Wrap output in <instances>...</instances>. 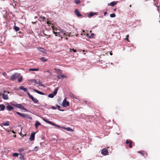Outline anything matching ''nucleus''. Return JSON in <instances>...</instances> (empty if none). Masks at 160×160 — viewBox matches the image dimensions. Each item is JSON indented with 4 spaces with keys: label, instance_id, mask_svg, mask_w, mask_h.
Instances as JSON below:
<instances>
[{
    "label": "nucleus",
    "instance_id": "nucleus-1",
    "mask_svg": "<svg viewBox=\"0 0 160 160\" xmlns=\"http://www.w3.org/2000/svg\"><path fill=\"white\" fill-rule=\"evenodd\" d=\"M30 98L35 103H37L38 102V100L36 98H34L28 92H27Z\"/></svg>",
    "mask_w": 160,
    "mask_h": 160
},
{
    "label": "nucleus",
    "instance_id": "nucleus-2",
    "mask_svg": "<svg viewBox=\"0 0 160 160\" xmlns=\"http://www.w3.org/2000/svg\"><path fill=\"white\" fill-rule=\"evenodd\" d=\"M20 74L17 73H15L12 74L10 78V79L12 81H13L14 79L19 77Z\"/></svg>",
    "mask_w": 160,
    "mask_h": 160
},
{
    "label": "nucleus",
    "instance_id": "nucleus-3",
    "mask_svg": "<svg viewBox=\"0 0 160 160\" xmlns=\"http://www.w3.org/2000/svg\"><path fill=\"white\" fill-rule=\"evenodd\" d=\"M13 105L16 107L21 109L23 110H27V109L21 104H16Z\"/></svg>",
    "mask_w": 160,
    "mask_h": 160
},
{
    "label": "nucleus",
    "instance_id": "nucleus-4",
    "mask_svg": "<svg viewBox=\"0 0 160 160\" xmlns=\"http://www.w3.org/2000/svg\"><path fill=\"white\" fill-rule=\"evenodd\" d=\"M69 103L67 101L66 98H65L62 102V105L64 107H66L69 106Z\"/></svg>",
    "mask_w": 160,
    "mask_h": 160
},
{
    "label": "nucleus",
    "instance_id": "nucleus-5",
    "mask_svg": "<svg viewBox=\"0 0 160 160\" xmlns=\"http://www.w3.org/2000/svg\"><path fill=\"white\" fill-rule=\"evenodd\" d=\"M108 151L105 148H104L102 150L101 153L104 156L108 155Z\"/></svg>",
    "mask_w": 160,
    "mask_h": 160
},
{
    "label": "nucleus",
    "instance_id": "nucleus-6",
    "mask_svg": "<svg viewBox=\"0 0 160 160\" xmlns=\"http://www.w3.org/2000/svg\"><path fill=\"white\" fill-rule=\"evenodd\" d=\"M16 113L20 116L23 118H28L29 116L28 115L26 114L20 113L18 112H17Z\"/></svg>",
    "mask_w": 160,
    "mask_h": 160
},
{
    "label": "nucleus",
    "instance_id": "nucleus-7",
    "mask_svg": "<svg viewBox=\"0 0 160 160\" xmlns=\"http://www.w3.org/2000/svg\"><path fill=\"white\" fill-rule=\"evenodd\" d=\"M60 32H58V35H56V36H59V37H61V38H62V36L65 35V33L62 30H59Z\"/></svg>",
    "mask_w": 160,
    "mask_h": 160
},
{
    "label": "nucleus",
    "instance_id": "nucleus-8",
    "mask_svg": "<svg viewBox=\"0 0 160 160\" xmlns=\"http://www.w3.org/2000/svg\"><path fill=\"white\" fill-rule=\"evenodd\" d=\"M35 133L33 132L32 133L29 138V140L31 141H33L34 140Z\"/></svg>",
    "mask_w": 160,
    "mask_h": 160
},
{
    "label": "nucleus",
    "instance_id": "nucleus-9",
    "mask_svg": "<svg viewBox=\"0 0 160 160\" xmlns=\"http://www.w3.org/2000/svg\"><path fill=\"white\" fill-rule=\"evenodd\" d=\"M74 12L76 15L77 16V17H80L82 16L81 14L79 12L78 9H75Z\"/></svg>",
    "mask_w": 160,
    "mask_h": 160
},
{
    "label": "nucleus",
    "instance_id": "nucleus-10",
    "mask_svg": "<svg viewBox=\"0 0 160 160\" xmlns=\"http://www.w3.org/2000/svg\"><path fill=\"white\" fill-rule=\"evenodd\" d=\"M63 128L67 131H69V132H72L73 131V130L72 128H70L69 127H67V128L63 127V128Z\"/></svg>",
    "mask_w": 160,
    "mask_h": 160
},
{
    "label": "nucleus",
    "instance_id": "nucleus-11",
    "mask_svg": "<svg viewBox=\"0 0 160 160\" xmlns=\"http://www.w3.org/2000/svg\"><path fill=\"white\" fill-rule=\"evenodd\" d=\"M5 106L3 104L0 105V111H3L5 109Z\"/></svg>",
    "mask_w": 160,
    "mask_h": 160
},
{
    "label": "nucleus",
    "instance_id": "nucleus-12",
    "mask_svg": "<svg viewBox=\"0 0 160 160\" xmlns=\"http://www.w3.org/2000/svg\"><path fill=\"white\" fill-rule=\"evenodd\" d=\"M41 125L40 123L38 121H36L35 124L36 128H37L38 127Z\"/></svg>",
    "mask_w": 160,
    "mask_h": 160
},
{
    "label": "nucleus",
    "instance_id": "nucleus-13",
    "mask_svg": "<svg viewBox=\"0 0 160 160\" xmlns=\"http://www.w3.org/2000/svg\"><path fill=\"white\" fill-rule=\"evenodd\" d=\"M33 90L35 92H36L37 93H38L40 95H44V94L42 92H40L39 91H38L37 90H36L35 89H33Z\"/></svg>",
    "mask_w": 160,
    "mask_h": 160
},
{
    "label": "nucleus",
    "instance_id": "nucleus-14",
    "mask_svg": "<svg viewBox=\"0 0 160 160\" xmlns=\"http://www.w3.org/2000/svg\"><path fill=\"white\" fill-rule=\"evenodd\" d=\"M117 2H112L111 3L108 4V5L109 6H111L112 7L114 6L116 4Z\"/></svg>",
    "mask_w": 160,
    "mask_h": 160
},
{
    "label": "nucleus",
    "instance_id": "nucleus-15",
    "mask_svg": "<svg viewBox=\"0 0 160 160\" xmlns=\"http://www.w3.org/2000/svg\"><path fill=\"white\" fill-rule=\"evenodd\" d=\"M2 97L3 98L4 100H7L8 98V95L5 94H3L2 95Z\"/></svg>",
    "mask_w": 160,
    "mask_h": 160
},
{
    "label": "nucleus",
    "instance_id": "nucleus-16",
    "mask_svg": "<svg viewBox=\"0 0 160 160\" xmlns=\"http://www.w3.org/2000/svg\"><path fill=\"white\" fill-rule=\"evenodd\" d=\"M96 12H91L89 13V14L88 16V17H92L94 15L97 14Z\"/></svg>",
    "mask_w": 160,
    "mask_h": 160
},
{
    "label": "nucleus",
    "instance_id": "nucleus-17",
    "mask_svg": "<svg viewBox=\"0 0 160 160\" xmlns=\"http://www.w3.org/2000/svg\"><path fill=\"white\" fill-rule=\"evenodd\" d=\"M20 89L23 90L24 92H26L27 91V89L25 88H24L23 86H21L19 87Z\"/></svg>",
    "mask_w": 160,
    "mask_h": 160
},
{
    "label": "nucleus",
    "instance_id": "nucleus-18",
    "mask_svg": "<svg viewBox=\"0 0 160 160\" xmlns=\"http://www.w3.org/2000/svg\"><path fill=\"white\" fill-rule=\"evenodd\" d=\"M6 107L7 109L9 111H11L13 109V108L9 105L7 106Z\"/></svg>",
    "mask_w": 160,
    "mask_h": 160
},
{
    "label": "nucleus",
    "instance_id": "nucleus-19",
    "mask_svg": "<svg viewBox=\"0 0 160 160\" xmlns=\"http://www.w3.org/2000/svg\"><path fill=\"white\" fill-rule=\"evenodd\" d=\"M66 77L65 76L63 75H58L57 76V78H58V79H61L62 78H65Z\"/></svg>",
    "mask_w": 160,
    "mask_h": 160
},
{
    "label": "nucleus",
    "instance_id": "nucleus-20",
    "mask_svg": "<svg viewBox=\"0 0 160 160\" xmlns=\"http://www.w3.org/2000/svg\"><path fill=\"white\" fill-rule=\"evenodd\" d=\"M20 157L19 158L21 160H24V155L22 153H20Z\"/></svg>",
    "mask_w": 160,
    "mask_h": 160
},
{
    "label": "nucleus",
    "instance_id": "nucleus-21",
    "mask_svg": "<svg viewBox=\"0 0 160 160\" xmlns=\"http://www.w3.org/2000/svg\"><path fill=\"white\" fill-rule=\"evenodd\" d=\"M58 88H57L56 89H55L54 90V91L52 93L55 96L56 95V94L57 93V92L58 90Z\"/></svg>",
    "mask_w": 160,
    "mask_h": 160
},
{
    "label": "nucleus",
    "instance_id": "nucleus-22",
    "mask_svg": "<svg viewBox=\"0 0 160 160\" xmlns=\"http://www.w3.org/2000/svg\"><path fill=\"white\" fill-rule=\"evenodd\" d=\"M40 59L43 62H45L47 61V59L44 57H42Z\"/></svg>",
    "mask_w": 160,
    "mask_h": 160
},
{
    "label": "nucleus",
    "instance_id": "nucleus-23",
    "mask_svg": "<svg viewBox=\"0 0 160 160\" xmlns=\"http://www.w3.org/2000/svg\"><path fill=\"white\" fill-rule=\"evenodd\" d=\"M38 50H39V51H40L41 52H44L45 49L43 48L39 47V48H38Z\"/></svg>",
    "mask_w": 160,
    "mask_h": 160
},
{
    "label": "nucleus",
    "instance_id": "nucleus-24",
    "mask_svg": "<svg viewBox=\"0 0 160 160\" xmlns=\"http://www.w3.org/2000/svg\"><path fill=\"white\" fill-rule=\"evenodd\" d=\"M13 28L16 31H18L20 29L18 27L15 26H14Z\"/></svg>",
    "mask_w": 160,
    "mask_h": 160
},
{
    "label": "nucleus",
    "instance_id": "nucleus-25",
    "mask_svg": "<svg viewBox=\"0 0 160 160\" xmlns=\"http://www.w3.org/2000/svg\"><path fill=\"white\" fill-rule=\"evenodd\" d=\"M12 155L13 157H18L19 155V154L17 153H14L12 154Z\"/></svg>",
    "mask_w": 160,
    "mask_h": 160
},
{
    "label": "nucleus",
    "instance_id": "nucleus-26",
    "mask_svg": "<svg viewBox=\"0 0 160 160\" xmlns=\"http://www.w3.org/2000/svg\"><path fill=\"white\" fill-rule=\"evenodd\" d=\"M54 95L52 93L48 95V97L50 98H53L54 96Z\"/></svg>",
    "mask_w": 160,
    "mask_h": 160
},
{
    "label": "nucleus",
    "instance_id": "nucleus-27",
    "mask_svg": "<svg viewBox=\"0 0 160 160\" xmlns=\"http://www.w3.org/2000/svg\"><path fill=\"white\" fill-rule=\"evenodd\" d=\"M32 81L34 82L35 84H38V81H37L35 79H32Z\"/></svg>",
    "mask_w": 160,
    "mask_h": 160
},
{
    "label": "nucleus",
    "instance_id": "nucleus-28",
    "mask_svg": "<svg viewBox=\"0 0 160 160\" xmlns=\"http://www.w3.org/2000/svg\"><path fill=\"white\" fill-rule=\"evenodd\" d=\"M29 70V71H37L39 70V69H38V68L30 69Z\"/></svg>",
    "mask_w": 160,
    "mask_h": 160
},
{
    "label": "nucleus",
    "instance_id": "nucleus-29",
    "mask_svg": "<svg viewBox=\"0 0 160 160\" xmlns=\"http://www.w3.org/2000/svg\"><path fill=\"white\" fill-rule=\"evenodd\" d=\"M56 107L57 108H58V109L59 110H60V111H64L63 110H61V109H60V106L59 105H56Z\"/></svg>",
    "mask_w": 160,
    "mask_h": 160
},
{
    "label": "nucleus",
    "instance_id": "nucleus-30",
    "mask_svg": "<svg viewBox=\"0 0 160 160\" xmlns=\"http://www.w3.org/2000/svg\"><path fill=\"white\" fill-rule=\"evenodd\" d=\"M116 16V15L114 13H112L110 14V17L111 18H114Z\"/></svg>",
    "mask_w": 160,
    "mask_h": 160
},
{
    "label": "nucleus",
    "instance_id": "nucleus-31",
    "mask_svg": "<svg viewBox=\"0 0 160 160\" xmlns=\"http://www.w3.org/2000/svg\"><path fill=\"white\" fill-rule=\"evenodd\" d=\"M75 2L77 4H78L80 2V1L79 0H74Z\"/></svg>",
    "mask_w": 160,
    "mask_h": 160
},
{
    "label": "nucleus",
    "instance_id": "nucleus-32",
    "mask_svg": "<svg viewBox=\"0 0 160 160\" xmlns=\"http://www.w3.org/2000/svg\"><path fill=\"white\" fill-rule=\"evenodd\" d=\"M3 125L5 126H8L9 125V124L8 122H6L3 123Z\"/></svg>",
    "mask_w": 160,
    "mask_h": 160
},
{
    "label": "nucleus",
    "instance_id": "nucleus-33",
    "mask_svg": "<svg viewBox=\"0 0 160 160\" xmlns=\"http://www.w3.org/2000/svg\"><path fill=\"white\" fill-rule=\"evenodd\" d=\"M22 77H20V78H19L18 79V82H21L22 81Z\"/></svg>",
    "mask_w": 160,
    "mask_h": 160
},
{
    "label": "nucleus",
    "instance_id": "nucleus-34",
    "mask_svg": "<svg viewBox=\"0 0 160 160\" xmlns=\"http://www.w3.org/2000/svg\"><path fill=\"white\" fill-rule=\"evenodd\" d=\"M38 83L39 84V85L41 86L44 87V85H43L41 82H40V81L38 80Z\"/></svg>",
    "mask_w": 160,
    "mask_h": 160
},
{
    "label": "nucleus",
    "instance_id": "nucleus-35",
    "mask_svg": "<svg viewBox=\"0 0 160 160\" xmlns=\"http://www.w3.org/2000/svg\"><path fill=\"white\" fill-rule=\"evenodd\" d=\"M128 37H129V35H127L126 36V38H125V39L127 41L129 42H130V41L129 40Z\"/></svg>",
    "mask_w": 160,
    "mask_h": 160
},
{
    "label": "nucleus",
    "instance_id": "nucleus-36",
    "mask_svg": "<svg viewBox=\"0 0 160 160\" xmlns=\"http://www.w3.org/2000/svg\"><path fill=\"white\" fill-rule=\"evenodd\" d=\"M38 150V148L37 146L35 147L34 149V150L36 151H37Z\"/></svg>",
    "mask_w": 160,
    "mask_h": 160
},
{
    "label": "nucleus",
    "instance_id": "nucleus-37",
    "mask_svg": "<svg viewBox=\"0 0 160 160\" xmlns=\"http://www.w3.org/2000/svg\"><path fill=\"white\" fill-rule=\"evenodd\" d=\"M40 18L42 19L43 21H44L45 20V18L42 16H41L40 17Z\"/></svg>",
    "mask_w": 160,
    "mask_h": 160
},
{
    "label": "nucleus",
    "instance_id": "nucleus-38",
    "mask_svg": "<svg viewBox=\"0 0 160 160\" xmlns=\"http://www.w3.org/2000/svg\"><path fill=\"white\" fill-rule=\"evenodd\" d=\"M24 150V149L22 148H20L18 150V151L19 152H22Z\"/></svg>",
    "mask_w": 160,
    "mask_h": 160
},
{
    "label": "nucleus",
    "instance_id": "nucleus-39",
    "mask_svg": "<svg viewBox=\"0 0 160 160\" xmlns=\"http://www.w3.org/2000/svg\"><path fill=\"white\" fill-rule=\"evenodd\" d=\"M72 51H73V52H76V50L75 49H74L73 48L72 49H70V52H72Z\"/></svg>",
    "mask_w": 160,
    "mask_h": 160
},
{
    "label": "nucleus",
    "instance_id": "nucleus-40",
    "mask_svg": "<svg viewBox=\"0 0 160 160\" xmlns=\"http://www.w3.org/2000/svg\"><path fill=\"white\" fill-rule=\"evenodd\" d=\"M94 35V34L93 33H92L90 36H89L88 37L89 38H92Z\"/></svg>",
    "mask_w": 160,
    "mask_h": 160
},
{
    "label": "nucleus",
    "instance_id": "nucleus-41",
    "mask_svg": "<svg viewBox=\"0 0 160 160\" xmlns=\"http://www.w3.org/2000/svg\"><path fill=\"white\" fill-rule=\"evenodd\" d=\"M129 147L130 148H131L132 147V142H130L129 143Z\"/></svg>",
    "mask_w": 160,
    "mask_h": 160
},
{
    "label": "nucleus",
    "instance_id": "nucleus-42",
    "mask_svg": "<svg viewBox=\"0 0 160 160\" xmlns=\"http://www.w3.org/2000/svg\"><path fill=\"white\" fill-rule=\"evenodd\" d=\"M143 156L144 157H145L146 156H147V153H144V152L143 153V154H142Z\"/></svg>",
    "mask_w": 160,
    "mask_h": 160
},
{
    "label": "nucleus",
    "instance_id": "nucleus-43",
    "mask_svg": "<svg viewBox=\"0 0 160 160\" xmlns=\"http://www.w3.org/2000/svg\"><path fill=\"white\" fill-rule=\"evenodd\" d=\"M2 74L4 76H5L7 75L6 73L5 72H3Z\"/></svg>",
    "mask_w": 160,
    "mask_h": 160
},
{
    "label": "nucleus",
    "instance_id": "nucleus-44",
    "mask_svg": "<svg viewBox=\"0 0 160 160\" xmlns=\"http://www.w3.org/2000/svg\"><path fill=\"white\" fill-rule=\"evenodd\" d=\"M53 32L54 34H55V35H58V32H55L54 31H53Z\"/></svg>",
    "mask_w": 160,
    "mask_h": 160
},
{
    "label": "nucleus",
    "instance_id": "nucleus-45",
    "mask_svg": "<svg viewBox=\"0 0 160 160\" xmlns=\"http://www.w3.org/2000/svg\"><path fill=\"white\" fill-rule=\"evenodd\" d=\"M43 120L44 121H45V122H47H47H48V120H47V119H44V118H43Z\"/></svg>",
    "mask_w": 160,
    "mask_h": 160
},
{
    "label": "nucleus",
    "instance_id": "nucleus-46",
    "mask_svg": "<svg viewBox=\"0 0 160 160\" xmlns=\"http://www.w3.org/2000/svg\"><path fill=\"white\" fill-rule=\"evenodd\" d=\"M43 120L44 121H45V122H47H47H48V120H47V119H44V118H43Z\"/></svg>",
    "mask_w": 160,
    "mask_h": 160
},
{
    "label": "nucleus",
    "instance_id": "nucleus-47",
    "mask_svg": "<svg viewBox=\"0 0 160 160\" xmlns=\"http://www.w3.org/2000/svg\"><path fill=\"white\" fill-rule=\"evenodd\" d=\"M130 142H131V141H129L128 140H127L126 141V143L127 144H129Z\"/></svg>",
    "mask_w": 160,
    "mask_h": 160
},
{
    "label": "nucleus",
    "instance_id": "nucleus-48",
    "mask_svg": "<svg viewBox=\"0 0 160 160\" xmlns=\"http://www.w3.org/2000/svg\"><path fill=\"white\" fill-rule=\"evenodd\" d=\"M52 122H51L50 121H48V122L47 123H48V124H49L51 125L52 123Z\"/></svg>",
    "mask_w": 160,
    "mask_h": 160
},
{
    "label": "nucleus",
    "instance_id": "nucleus-49",
    "mask_svg": "<svg viewBox=\"0 0 160 160\" xmlns=\"http://www.w3.org/2000/svg\"><path fill=\"white\" fill-rule=\"evenodd\" d=\"M138 152L142 154H143V153L144 152L143 151H140Z\"/></svg>",
    "mask_w": 160,
    "mask_h": 160
},
{
    "label": "nucleus",
    "instance_id": "nucleus-50",
    "mask_svg": "<svg viewBox=\"0 0 160 160\" xmlns=\"http://www.w3.org/2000/svg\"><path fill=\"white\" fill-rule=\"evenodd\" d=\"M52 108L53 109L55 110V109H56V108L55 107H54V106H52Z\"/></svg>",
    "mask_w": 160,
    "mask_h": 160
},
{
    "label": "nucleus",
    "instance_id": "nucleus-51",
    "mask_svg": "<svg viewBox=\"0 0 160 160\" xmlns=\"http://www.w3.org/2000/svg\"><path fill=\"white\" fill-rule=\"evenodd\" d=\"M107 12H104V16H105L106 14H107Z\"/></svg>",
    "mask_w": 160,
    "mask_h": 160
},
{
    "label": "nucleus",
    "instance_id": "nucleus-52",
    "mask_svg": "<svg viewBox=\"0 0 160 160\" xmlns=\"http://www.w3.org/2000/svg\"><path fill=\"white\" fill-rule=\"evenodd\" d=\"M56 126L58 127V128H60V126H59L58 125H57Z\"/></svg>",
    "mask_w": 160,
    "mask_h": 160
},
{
    "label": "nucleus",
    "instance_id": "nucleus-53",
    "mask_svg": "<svg viewBox=\"0 0 160 160\" xmlns=\"http://www.w3.org/2000/svg\"><path fill=\"white\" fill-rule=\"evenodd\" d=\"M55 123H52L51 125L54 126Z\"/></svg>",
    "mask_w": 160,
    "mask_h": 160
},
{
    "label": "nucleus",
    "instance_id": "nucleus-54",
    "mask_svg": "<svg viewBox=\"0 0 160 160\" xmlns=\"http://www.w3.org/2000/svg\"><path fill=\"white\" fill-rule=\"evenodd\" d=\"M38 18V17H37V16H35V17H34V18H35V19H36V18Z\"/></svg>",
    "mask_w": 160,
    "mask_h": 160
},
{
    "label": "nucleus",
    "instance_id": "nucleus-55",
    "mask_svg": "<svg viewBox=\"0 0 160 160\" xmlns=\"http://www.w3.org/2000/svg\"><path fill=\"white\" fill-rule=\"evenodd\" d=\"M112 53H111V52H110V55H112Z\"/></svg>",
    "mask_w": 160,
    "mask_h": 160
},
{
    "label": "nucleus",
    "instance_id": "nucleus-56",
    "mask_svg": "<svg viewBox=\"0 0 160 160\" xmlns=\"http://www.w3.org/2000/svg\"><path fill=\"white\" fill-rule=\"evenodd\" d=\"M158 12L160 13V12H159V9H158Z\"/></svg>",
    "mask_w": 160,
    "mask_h": 160
},
{
    "label": "nucleus",
    "instance_id": "nucleus-57",
    "mask_svg": "<svg viewBox=\"0 0 160 160\" xmlns=\"http://www.w3.org/2000/svg\"><path fill=\"white\" fill-rule=\"evenodd\" d=\"M39 20L40 21H41V20H40V18H39Z\"/></svg>",
    "mask_w": 160,
    "mask_h": 160
},
{
    "label": "nucleus",
    "instance_id": "nucleus-58",
    "mask_svg": "<svg viewBox=\"0 0 160 160\" xmlns=\"http://www.w3.org/2000/svg\"><path fill=\"white\" fill-rule=\"evenodd\" d=\"M56 125H56V124H54V126H56Z\"/></svg>",
    "mask_w": 160,
    "mask_h": 160
},
{
    "label": "nucleus",
    "instance_id": "nucleus-59",
    "mask_svg": "<svg viewBox=\"0 0 160 160\" xmlns=\"http://www.w3.org/2000/svg\"><path fill=\"white\" fill-rule=\"evenodd\" d=\"M131 6H132V5H130V6H129V7H131Z\"/></svg>",
    "mask_w": 160,
    "mask_h": 160
},
{
    "label": "nucleus",
    "instance_id": "nucleus-60",
    "mask_svg": "<svg viewBox=\"0 0 160 160\" xmlns=\"http://www.w3.org/2000/svg\"><path fill=\"white\" fill-rule=\"evenodd\" d=\"M47 72H48L50 73V72H49V71H47Z\"/></svg>",
    "mask_w": 160,
    "mask_h": 160
},
{
    "label": "nucleus",
    "instance_id": "nucleus-61",
    "mask_svg": "<svg viewBox=\"0 0 160 160\" xmlns=\"http://www.w3.org/2000/svg\"><path fill=\"white\" fill-rule=\"evenodd\" d=\"M19 33H21V32H19Z\"/></svg>",
    "mask_w": 160,
    "mask_h": 160
},
{
    "label": "nucleus",
    "instance_id": "nucleus-62",
    "mask_svg": "<svg viewBox=\"0 0 160 160\" xmlns=\"http://www.w3.org/2000/svg\"><path fill=\"white\" fill-rule=\"evenodd\" d=\"M52 28H53V30H54V29H53V27H52Z\"/></svg>",
    "mask_w": 160,
    "mask_h": 160
},
{
    "label": "nucleus",
    "instance_id": "nucleus-63",
    "mask_svg": "<svg viewBox=\"0 0 160 160\" xmlns=\"http://www.w3.org/2000/svg\"><path fill=\"white\" fill-rule=\"evenodd\" d=\"M8 93H9V92H8Z\"/></svg>",
    "mask_w": 160,
    "mask_h": 160
},
{
    "label": "nucleus",
    "instance_id": "nucleus-64",
    "mask_svg": "<svg viewBox=\"0 0 160 160\" xmlns=\"http://www.w3.org/2000/svg\"><path fill=\"white\" fill-rule=\"evenodd\" d=\"M111 64H112V63H111Z\"/></svg>",
    "mask_w": 160,
    "mask_h": 160
}]
</instances>
